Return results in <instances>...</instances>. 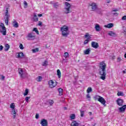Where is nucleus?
I'll use <instances>...</instances> for the list:
<instances>
[{
    "mask_svg": "<svg viewBox=\"0 0 126 126\" xmlns=\"http://www.w3.org/2000/svg\"><path fill=\"white\" fill-rule=\"evenodd\" d=\"M107 65L104 62H100L99 63V75H100V78L102 80H105L106 79V75H107V71H106V68Z\"/></svg>",
    "mask_w": 126,
    "mask_h": 126,
    "instance_id": "f257e3e1",
    "label": "nucleus"
},
{
    "mask_svg": "<svg viewBox=\"0 0 126 126\" xmlns=\"http://www.w3.org/2000/svg\"><path fill=\"white\" fill-rule=\"evenodd\" d=\"M61 31L62 32V35L63 37H67L69 35V32L68 31V27L66 26H63L61 28Z\"/></svg>",
    "mask_w": 126,
    "mask_h": 126,
    "instance_id": "f03ea898",
    "label": "nucleus"
},
{
    "mask_svg": "<svg viewBox=\"0 0 126 126\" xmlns=\"http://www.w3.org/2000/svg\"><path fill=\"white\" fill-rule=\"evenodd\" d=\"M88 7L91 10V11H95V10H97L98 9L97 3L95 2H92L89 3Z\"/></svg>",
    "mask_w": 126,
    "mask_h": 126,
    "instance_id": "7ed1b4c3",
    "label": "nucleus"
},
{
    "mask_svg": "<svg viewBox=\"0 0 126 126\" xmlns=\"http://www.w3.org/2000/svg\"><path fill=\"white\" fill-rule=\"evenodd\" d=\"M0 32H1L4 36L6 35V28L4 26V24L2 23H0Z\"/></svg>",
    "mask_w": 126,
    "mask_h": 126,
    "instance_id": "20e7f679",
    "label": "nucleus"
},
{
    "mask_svg": "<svg viewBox=\"0 0 126 126\" xmlns=\"http://www.w3.org/2000/svg\"><path fill=\"white\" fill-rule=\"evenodd\" d=\"M5 23L6 25H8V19H9V17L10 15L8 13V8H6L5 12Z\"/></svg>",
    "mask_w": 126,
    "mask_h": 126,
    "instance_id": "39448f33",
    "label": "nucleus"
},
{
    "mask_svg": "<svg viewBox=\"0 0 126 126\" xmlns=\"http://www.w3.org/2000/svg\"><path fill=\"white\" fill-rule=\"evenodd\" d=\"M48 85L49 88H55V87L58 85V83L56 81H54L53 80H51L48 81Z\"/></svg>",
    "mask_w": 126,
    "mask_h": 126,
    "instance_id": "423d86ee",
    "label": "nucleus"
},
{
    "mask_svg": "<svg viewBox=\"0 0 126 126\" xmlns=\"http://www.w3.org/2000/svg\"><path fill=\"white\" fill-rule=\"evenodd\" d=\"M65 5L66 6V7L65 8V13H66V14H67L68 13H70V3H68V2H65Z\"/></svg>",
    "mask_w": 126,
    "mask_h": 126,
    "instance_id": "0eeeda50",
    "label": "nucleus"
},
{
    "mask_svg": "<svg viewBox=\"0 0 126 126\" xmlns=\"http://www.w3.org/2000/svg\"><path fill=\"white\" fill-rule=\"evenodd\" d=\"M124 99H122L121 98H118L116 100V103L118 106H123L124 105Z\"/></svg>",
    "mask_w": 126,
    "mask_h": 126,
    "instance_id": "6e6552de",
    "label": "nucleus"
},
{
    "mask_svg": "<svg viewBox=\"0 0 126 126\" xmlns=\"http://www.w3.org/2000/svg\"><path fill=\"white\" fill-rule=\"evenodd\" d=\"M19 74L21 78H24V71H23V69L20 68L18 69Z\"/></svg>",
    "mask_w": 126,
    "mask_h": 126,
    "instance_id": "1a4fd4ad",
    "label": "nucleus"
},
{
    "mask_svg": "<svg viewBox=\"0 0 126 126\" xmlns=\"http://www.w3.org/2000/svg\"><path fill=\"white\" fill-rule=\"evenodd\" d=\"M91 46L92 48H94V49H98L99 48V44L95 41L92 42Z\"/></svg>",
    "mask_w": 126,
    "mask_h": 126,
    "instance_id": "9d476101",
    "label": "nucleus"
},
{
    "mask_svg": "<svg viewBox=\"0 0 126 126\" xmlns=\"http://www.w3.org/2000/svg\"><path fill=\"white\" fill-rule=\"evenodd\" d=\"M98 102L101 103L103 106H106V100L103 97L100 96L98 99Z\"/></svg>",
    "mask_w": 126,
    "mask_h": 126,
    "instance_id": "9b49d317",
    "label": "nucleus"
},
{
    "mask_svg": "<svg viewBox=\"0 0 126 126\" xmlns=\"http://www.w3.org/2000/svg\"><path fill=\"white\" fill-rule=\"evenodd\" d=\"M126 105H122V107L119 108L120 113H125L126 112Z\"/></svg>",
    "mask_w": 126,
    "mask_h": 126,
    "instance_id": "f8f14e48",
    "label": "nucleus"
},
{
    "mask_svg": "<svg viewBox=\"0 0 126 126\" xmlns=\"http://www.w3.org/2000/svg\"><path fill=\"white\" fill-rule=\"evenodd\" d=\"M40 124L42 126H48V121L44 119H42Z\"/></svg>",
    "mask_w": 126,
    "mask_h": 126,
    "instance_id": "ddd939ff",
    "label": "nucleus"
},
{
    "mask_svg": "<svg viewBox=\"0 0 126 126\" xmlns=\"http://www.w3.org/2000/svg\"><path fill=\"white\" fill-rule=\"evenodd\" d=\"M71 126H79V123L75 120H73L71 123Z\"/></svg>",
    "mask_w": 126,
    "mask_h": 126,
    "instance_id": "4468645a",
    "label": "nucleus"
},
{
    "mask_svg": "<svg viewBox=\"0 0 126 126\" xmlns=\"http://www.w3.org/2000/svg\"><path fill=\"white\" fill-rule=\"evenodd\" d=\"M12 26H13V27H15V28H18V27H19V25L18 24V23L15 20H14L12 22Z\"/></svg>",
    "mask_w": 126,
    "mask_h": 126,
    "instance_id": "2eb2a0df",
    "label": "nucleus"
},
{
    "mask_svg": "<svg viewBox=\"0 0 126 126\" xmlns=\"http://www.w3.org/2000/svg\"><path fill=\"white\" fill-rule=\"evenodd\" d=\"M108 35L109 36H112V37H116L117 36V34H116V32H113V31H110L108 33Z\"/></svg>",
    "mask_w": 126,
    "mask_h": 126,
    "instance_id": "dca6fc26",
    "label": "nucleus"
},
{
    "mask_svg": "<svg viewBox=\"0 0 126 126\" xmlns=\"http://www.w3.org/2000/svg\"><path fill=\"white\" fill-rule=\"evenodd\" d=\"M17 54L18 55L17 58H18V59H22V58H23V56H24V54L23 52H19Z\"/></svg>",
    "mask_w": 126,
    "mask_h": 126,
    "instance_id": "f3484780",
    "label": "nucleus"
},
{
    "mask_svg": "<svg viewBox=\"0 0 126 126\" xmlns=\"http://www.w3.org/2000/svg\"><path fill=\"white\" fill-rule=\"evenodd\" d=\"M104 27L106 28H112V27H114V24L113 23H109L107 25H105Z\"/></svg>",
    "mask_w": 126,
    "mask_h": 126,
    "instance_id": "a211bd4d",
    "label": "nucleus"
},
{
    "mask_svg": "<svg viewBox=\"0 0 126 126\" xmlns=\"http://www.w3.org/2000/svg\"><path fill=\"white\" fill-rule=\"evenodd\" d=\"M9 48H10V46H9L8 44H5L4 51L7 52V51L9 50Z\"/></svg>",
    "mask_w": 126,
    "mask_h": 126,
    "instance_id": "6ab92c4d",
    "label": "nucleus"
},
{
    "mask_svg": "<svg viewBox=\"0 0 126 126\" xmlns=\"http://www.w3.org/2000/svg\"><path fill=\"white\" fill-rule=\"evenodd\" d=\"M57 72L59 78H61V77H62V72H61V70L60 69H58Z\"/></svg>",
    "mask_w": 126,
    "mask_h": 126,
    "instance_id": "aec40b11",
    "label": "nucleus"
},
{
    "mask_svg": "<svg viewBox=\"0 0 126 126\" xmlns=\"http://www.w3.org/2000/svg\"><path fill=\"white\" fill-rule=\"evenodd\" d=\"M84 38H85L86 39H91V36H90L89 33L87 32L86 33V34L84 35Z\"/></svg>",
    "mask_w": 126,
    "mask_h": 126,
    "instance_id": "412c9836",
    "label": "nucleus"
},
{
    "mask_svg": "<svg viewBox=\"0 0 126 126\" xmlns=\"http://www.w3.org/2000/svg\"><path fill=\"white\" fill-rule=\"evenodd\" d=\"M101 97V96H99L98 95H96L94 97V101H99V98Z\"/></svg>",
    "mask_w": 126,
    "mask_h": 126,
    "instance_id": "4be33fe9",
    "label": "nucleus"
},
{
    "mask_svg": "<svg viewBox=\"0 0 126 126\" xmlns=\"http://www.w3.org/2000/svg\"><path fill=\"white\" fill-rule=\"evenodd\" d=\"M42 79H43V77L41 76H39L36 78V81H37V82H41Z\"/></svg>",
    "mask_w": 126,
    "mask_h": 126,
    "instance_id": "5701e85b",
    "label": "nucleus"
},
{
    "mask_svg": "<svg viewBox=\"0 0 126 126\" xmlns=\"http://www.w3.org/2000/svg\"><path fill=\"white\" fill-rule=\"evenodd\" d=\"M85 55H89L90 54V49L88 48L86 50L84 51Z\"/></svg>",
    "mask_w": 126,
    "mask_h": 126,
    "instance_id": "b1692460",
    "label": "nucleus"
},
{
    "mask_svg": "<svg viewBox=\"0 0 126 126\" xmlns=\"http://www.w3.org/2000/svg\"><path fill=\"white\" fill-rule=\"evenodd\" d=\"M95 30L96 31H97V32H99V31H100V26L98 24L95 25Z\"/></svg>",
    "mask_w": 126,
    "mask_h": 126,
    "instance_id": "393cba45",
    "label": "nucleus"
},
{
    "mask_svg": "<svg viewBox=\"0 0 126 126\" xmlns=\"http://www.w3.org/2000/svg\"><path fill=\"white\" fill-rule=\"evenodd\" d=\"M117 96H125V94L123 92H118Z\"/></svg>",
    "mask_w": 126,
    "mask_h": 126,
    "instance_id": "a878e982",
    "label": "nucleus"
},
{
    "mask_svg": "<svg viewBox=\"0 0 126 126\" xmlns=\"http://www.w3.org/2000/svg\"><path fill=\"white\" fill-rule=\"evenodd\" d=\"M38 19H39L38 18L37 15H36V14L34 15L33 21H34L35 22H37V21H38Z\"/></svg>",
    "mask_w": 126,
    "mask_h": 126,
    "instance_id": "bb28decb",
    "label": "nucleus"
},
{
    "mask_svg": "<svg viewBox=\"0 0 126 126\" xmlns=\"http://www.w3.org/2000/svg\"><path fill=\"white\" fill-rule=\"evenodd\" d=\"M28 93H29V90L28 89H26L25 91V93H24V96H27V95H28Z\"/></svg>",
    "mask_w": 126,
    "mask_h": 126,
    "instance_id": "cd10ccee",
    "label": "nucleus"
},
{
    "mask_svg": "<svg viewBox=\"0 0 126 126\" xmlns=\"http://www.w3.org/2000/svg\"><path fill=\"white\" fill-rule=\"evenodd\" d=\"M32 31H33L34 32H35V33H36L37 35H39V31H38V29H37V28H33Z\"/></svg>",
    "mask_w": 126,
    "mask_h": 126,
    "instance_id": "c85d7f7f",
    "label": "nucleus"
},
{
    "mask_svg": "<svg viewBox=\"0 0 126 126\" xmlns=\"http://www.w3.org/2000/svg\"><path fill=\"white\" fill-rule=\"evenodd\" d=\"M75 117H76L75 114H71L70 116V119H71V120H75Z\"/></svg>",
    "mask_w": 126,
    "mask_h": 126,
    "instance_id": "c756f323",
    "label": "nucleus"
},
{
    "mask_svg": "<svg viewBox=\"0 0 126 126\" xmlns=\"http://www.w3.org/2000/svg\"><path fill=\"white\" fill-rule=\"evenodd\" d=\"M58 91L59 92V95H63V90L62 88H59Z\"/></svg>",
    "mask_w": 126,
    "mask_h": 126,
    "instance_id": "7c9ffc66",
    "label": "nucleus"
},
{
    "mask_svg": "<svg viewBox=\"0 0 126 126\" xmlns=\"http://www.w3.org/2000/svg\"><path fill=\"white\" fill-rule=\"evenodd\" d=\"M31 38H32V33H30L28 35V40H31Z\"/></svg>",
    "mask_w": 126,
    "mask_h": 126,
    "instance_id": "2f4dec72",
    "label": "nucleus"
},
{
    "mask_svg": "<svg viewBox=\"0 0 126 126\" xmlns=\"http://www.w3.org/2000/svg\"><path fill=\"white\" fill-rule=\"evenodd\" d=\"M87 92V93H89V94L90 93V92H92V88H91V87L88 88Z\"/></svg>",
    "mask_w": 126,
    "mask_h": 126,
    "instance_id": "473e14b6",
    "label": "nucleus"
},
{
    "mask_svg": "<svg viewBox=\"0 0 126 126\" xmlns=\"http://www.w3.org/2000/svg\"><path fill=\"white\" fill-rule=\"evenodd\" d=\"M32 53H37V52H39V48H36L32 50Z\"/></svg>",
    "mask_w": 126,
    "mask_h": 126,
    "instance_id": "72a5a7b5",
    "label": "nucleus"
},
{
    "mask_svg": "<svg viewBox=\"0 0 126 126\" xmlns=\"http://www.w3.org/2000/svg\"><path fill=\"white\" fill-rule=\"evenodd\" d=\"M63 57H64V58H65V59H67V58H68V53L65 52L64 53Z\"/></svg>",
    "mask_w": 126,
    "mask_h": 126,
    "instance_id": "f704fd0d",
    "label": "nucleus"
},
{
    "mask_svg": "<svg viewBox=\"0 0 126 126\" xmlns=\"http://www.w3.org/2000/svg\"><path fill=\"white\" fill-rule=\"evenodd\" d=\"M54 100H52V99H50L49 100V103L51 106H53V104H54Z\"/></svg>",
    "mask_w": 126,
    "mask_h": 126,
    "instance_id": "c9c22d12",
    "label": "nucleus"
},
{
    "mask_svg": "<svg viewBox=\"0 0 126 126\" xmlns=\"http://www.w3.org/2000/svg\"><path fill=\"white\" fill-rule=\"evenodd\" d=\"M47 64H48V61H45L43 63H42V66H46V65H47Z\"/></svg>",
    "mask_w": 126,
    "mask_h": 126,
    "instance_id": "e433bc0d",
    "label": "nucleus"
},
{
    "mask_svg": "<svg viewBox=\"0 0 126 126\" xmlns=\"http://www.w3.org/2000/svg\"><path fill=\"white\" fill-rule=\"evenodd\" d=\"M24 7L25 8H26L28 7V4H27V2H26V1H24Z\"/></svg>",
    "mask_w": 126,
    "mask_h": 126,
    "instance_id": "4c0bfd02",
    "label": "nucleus"
},
{
    "mask_svg": "<svg viewBox=\"0 0 126 126\" xmlns=\"http://www.w3.org/2000/svg\"><path fill=\"white\" fill-rule=\"evenodd\" d=\"M84 111H82L80 110V114H81V117L82 118L83 117H84Z\"/></svg>",
    "mask_w": 126,
    "mask_h": 126,
    "instance_id": "58836bf2",
    "label": "nucleus"
},
{
    "mask_svg": "<svg viewBox=\"0 0 126 126\" xmlns=\"http://www.w3.org/2000/svg\"><path fill=\"white\" fill-rule=\"evenodd\" d=\"M53 7H54V8H58V7H59V4L58 3H54L53 5Z\"/></svg>",
    "mask_w": 126,
    "mask_h": 126,
    "instance_id": "ea45409f",
    "label": "nucleus"
},
{
    "mask_svg": "<svg viewBox=\"0 0 126 126\" xmlns=\"http://www.w3.org/2000/svg\"><path fill=\"white\" fill-rule=\"evenodd\" d=\"M10 107L11 109H14L15 107V105L14 104V103H11Z\"/></svg>",
    "mask_w": 126,
    "mask_h": 126,
    "instance_id": "a19ab883",
    "label": "nucleus"
},
{
    "mask_svg": "<svg viewBox=\"0 0 126 126\" xmlns=\"http://www.w3.org/2000/svg\"><path fill=\"white\" fill-rule=\"evenodd\" d=\"M19 48L21 50H23V49H24V47H23V45L22 44H20Z\"/></svg>",
    "mask_w": 126,
    "mask_h": 126,
    "instance_id": "79ce46f5",
    "label": "nucleus"
},
{
    "mask_svg": "<svg viewBox=\"0 0 126 126\" xmlns=\"http://www.w3.org/2000/svg\"><path fill=\"white\" fill-rule=\"evenodd\" d=\"M29 99H30V96H27L25 98V100H26V102H29Z\"/></svg>",
    "mask_w": 126,
    "mask_h": 126,
    "instance_id": "37998d69",
    "label": "nucleus"
},
{
    "mask_svg": "<svg viewBox=\"0 0 126 126\" xmlns=\"http://www.w3.org/2000/svg\"><path fill=\"white\" fill-rule=\"evenodd\" d=\"M122 61V58L121 57H117V62L120 63V62H121Z\"/></svg>",
    "mask_w": 126,
    "mask_h": 126,
    "instance_id": "c03bdc74",
    "label": "nucleus"
},
{
    "mask_svg": "<svg viewBox=\"0 0 126 126\" xmlns=\"http://www.w3.org/2000/svg\"><path fill=\"white\" fill-rule=\"evenodd\" d=\"M38 26H42L43 25V23L41 21L38 22Z\"/></svg>",
    "mask_w": 126,
    "mask_h": 126,
    "instance_id": "a18cd8bd",
    "label": "nucleus"
},
{
    "mask_svg": "<svg viewBox=\"0 0 126 126\" xmlns=\"http://www.w3.org/2000/svg\"><path fill=\"white\" fill-rule=\"evenodd\" d=\"M89 42V41H88V40L86 39V40L84 41V45H86V44H88V42Z\"/></svg>",
    "mask_w": 126,
    "mask_h": 126,
    "instance_id": "49530a36",
    "label": "nucleus"
},
{
    "mask_svg": "<svg viewBox=\"0 0 126 126\" xmlns=\"http://www.w3.org/2000/svg\"><path fill=\"white\" fill-rule=\"evenodd\" d=\"M86 97L87 99H90V98H91V96H90V94H87Z\"/></svg>",
    "mask_w": 126,
    "mask_h": 126,
    "instance_id": "de8ad7c7",
    "label": "nucleus"
},
{
    "mask_svg": "<svg viewBox=\"0 0 126 126\" xmlns=\"http://www.w3.org/2000/svg\"><path fill=\"white\" fill-rule=\"evenodd\" d=\"M112 14L115 16H118V15H119V13L118 12L112 13Z\"/></svg>",
    "mask_w": 126,
    "mask_h": 126,
    "instance_id": "09e8293b",
    "label": "nucleus"
},
{
    "mask_svg": "<svg viewBox=\"0 0 126 126\" xmlns=\"http://www.w3.org/2000/svg\"><path fill=\"white\" fill-rule=\"evenodd\" d=\"M122 20H126V16L125 15V16H123Z\"/></svg>",
    "mask_w": 126,
    "mask_h": 126,
    "instance_id": "8fccbe9b",
    "label": "nucleus"
},
{
    "mask_svg": "<svg viewBox=\"0 0 126 126\" xmlns=\"http://www.w3.org/2000/svg\"><path fill=\"white\" fill-rule=\"evenodd\" d=\"M13 114H16V112L15 111V109H12Z\"/></svg>",
    "mask_w": 126,
    "mask_h": 126,
    "instance_id": "3c124183",
    "label": "nucleus"
},
{
    "mask_svg": "<svg viewBox=\"0 0 126 126\" xmlns=\"http://www.w3.org/2000/svg\"><path fill=\"white\" fill-rule=\"evenodd\" d=\"M117 11H119V9H114V10H113L112 11V12H117Z\"/></svg>",
    "mask_w": 126,
    "mask_h": 126,
    "instance_id": "603ef678",
    "label": "nucleus"
},
{
    "mask_svg": "<svg viewBox=\"0 0 126 126\" xmlns=\"http://www.w3.org/2000/svg\"><path fill=\"white\" fill-rule=\"evenodd\" d=\"M3 49V46H2V45H0V51H2Z\"/></svg>",
    "mask_w": 126,
    "mask_h": 126,
    "instance_id": "864d4df0",
    "label": "nucleus"
},
{
    "mask_svg": "<svg viewBox=\"0 0 126 126\" xmlns=\"http://www.w3.org/2000/svg\"><path fill=\"white\" fill-rule=\"evenodd\" d=\"M35 119H39V114H36L35 115Z\"/></svg>",
    "mask_w": 126,
    "mask_h": 126,
    "instance_id": "5fc2aeb1",
    "label": "nucleus"
},
{
    "mask_svg": "<svg viewBox=\"0 0 126 126\" xmlns=\"http://www.w3.org/2000/svg\"><path fill=\"white\" fill-rule=\"evenodd\" d=\"M37 15L38 17H42V16H43V15L42 14H38Z\"/></svg>",
    "mask_w": 126,
    "mask_h": 126,
    "instance_id": "6e6d98bb",
    "label": "nucleus"
},
{
    "mask_svg": "<svg viewBox=\"0 0 126 126\" xmlns=\"http://www.w3.org/2000/svg\"><path fill=\"white\" fill-rule=\"evenodd\" d=\"M123 33L124 34V35H125V36H126V30H124Z\"/></svg>",
    "mask_w": 126,
    "mask_h": 126,
    "instance_id": "4d7b16f0",
    "label": "nucleus"
},
{
    "mask_svg": "<svg viewBox=\"0 0 126 126\" xmlns=\"http://www.w3.org/2000/svg\"><path fill=\"white\" fill-rule=\"evenodd\" d=\"M13 119H15V118H16V114H13Z\"/></svg>",
    "mask_w": 126,
    "mask_h": 126,
    "instance_id": "13d9d810",
    "label": "nucleus"
},
{
    "mask_svg": "<svg viewBox=\"0 0 126 126\" xmlns=\"http://www.w3.org/2000/svg\"><path fill=\"white\" fill-rule=\"evenodd\" d=\"M110 2H111V0H106L107 3H110Z\"/></svg>",
    "mask_w": 126,
    "mask_h": 126,
    "instance_id": "bf43d9fd",
    "label": "nucleus"
},
{
    "mask_svg": "<svg viewBox=\"0 0 126 126\" xmlns=\"http://www.w3.org/2000/svg\"><path fill=\"white\" fill-rule=\"evenodd\" d=\"M4 78H5L4 76H2V77H1V79L2 80H3V79H4Z\"/></svg>",
    "mask_w": 126,
    "mask_h": 126,
    "instance_id": "052dcab7",
    "label": "nucleus"
},
{
    "mask_svg": "<svg viewBox=\"0 0 126 126\" xmlns=\"http://www.w3.org/2000/svg\"><path fill=\"white\" fill-rule=\"evenodd\" d=\"M86 40H88V41H91V38H87Z\"/></svg>",
    "mask_w": 126,
    "mask_h": 126,
    "instance_id": "680f3d73",
    "label": "nucleus"
},
{
    "mask_svg": "<svg viewBox=\"0 0 126 126\" xmlns=\"http://www.w3.org/2000/svg\"><path fill=\"white\" fill-rule=\"evenodd\" d=\"M63 110H67V108L64 107H63Z\"/></svg>",
    "mask_w": 126,
    "mask_h": 126,
    "instance_id": "e2e57ef3",
    "label": "nucleus"
},
{
    "mask_svg": "<svg viewBox=\"0 0 126 126\" xmlns=\"http://www.w3.org/2000/svg\"><path fill=\"white\" fill-rule=\"evenodd\" d=\"M89 114L90 116H91V115H92V112H89Z\"/></svg>",
    "mask_w": 126,
    "mask_h": 126,
    "instance_id": "0e129e2a",
    "label": "nucleus"
},
{
    "mask_svg": "<svg viewBox=\"0 0 126 126\" xmlns=\"http://www.w3.org/2000/svg\"><path fill=\"white\" fill-rule=\"evenodd\" d=\"M124 57L125 58V59H126V53L124 55Z\"/></svg>",
    "mask_w": 126,
    "mask_h": 126,
    "instance_id": "69168bd1",
    "label": "nucleus"
},
{
    "mask_svg": "<svg viewBox=\"0 0 126 126\" xmlns=\"http://www.w3.org/2000/svg\"><path fill=\"white\" fill-rule=\"evenodd\" d=\"M126 73V71H125V70H124V71H123V73L125 74V73Z\"/></svg>",
    "mask_w": 126,
    "mask_h": 126,
    "instance_id": "338daca9",
    "label": "nucleus"
},
{
    "mask_svg": "<svg viewBox=\"0 0 126 126\" xmlns=\"http://www.w3.org/2000/svg\"><path fill=\"white\" fill-rule=\"evenodd\" d=\"M96 126V123L94 124L93 125V126Z\"/></svg>",
    "mask_w": 126,
    "mask_h": 126,
    "instance_id": "774afa93",
    "label": "nucleus"
}]
</instances>
